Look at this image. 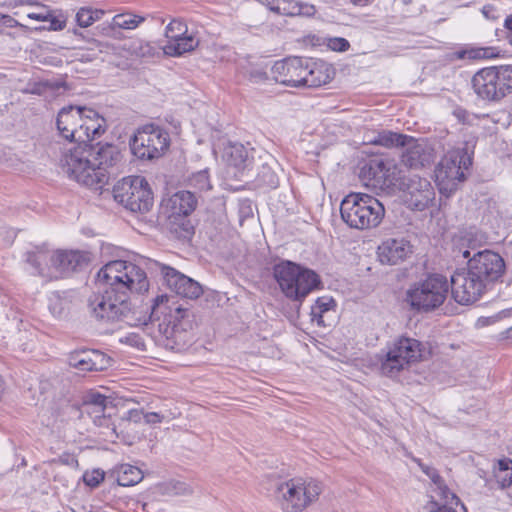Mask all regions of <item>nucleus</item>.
<instances>
[{"label": "nucleus", "instance_id": "nucleus-1", "mask_svg": "<svg viewBox=\"0 0 512 512\" xmlns=\"http://www.w3.org/2000/svg\"><path fill=\"white\" fill-rule=\"evenodd\" d=\"M78 145L65 151L60 166L67 176L76 182L94 189H100L109 179L107 169L120 158L113 145Z\"/></svg>", "mask_w": 512, "mask_h": 512}, {"label": "nucleus", "instance_id": "nucleus-2", "mask_svg": "<svg viewBox=\"0 0 512 512\" xmlns=\"http://www.w3.org/2000/svg\"><path fill=\"white\" fill-rule=\"evenodd\" d=\"M26 260L32 266L33 274L53 280L84 269L90 262V254L79 250L50 251L42 247L27 252Z\"/></svg>", "mask_w": 512, "mask_h": 512}, {"label": "nucleus", "instance_id": "nucleus-3", "mask_svg": "<svg viewBox=\"0 0 512 512\" xmlns=\"http://www.w3.org/2000/svg\"><path fill=\"white\" fill-rule=\"evenodd\" d=\"M56 126L64 139L86 143L105 132L106 121L92 108L68 106L59 111Z\"/></svg>", "mask_w": 512, "mask_h": 512}, {"label": "nucleus", "instance_id": "nucleus-4", "mask_svg": "<svg viewBox=\"0 0 512 512\" xmlns=\"http://www.w3.org/2000/svg\"><path fill=\"white\" fill-rule=\"evenodd\" d=\"M97 281L128 300L130 293L140 294L149 289L145 271L125 260H113L105 264L97 273Z\"/></svg>", "mask_w": 512, "mask_h": 512}, {"label": "nucleus", "instance_id": "nucleus-5", "mask_svg": "<svg viewBox=\"0 0 512 512\" xmlns=\"http://www.w3.org/2000/svg\"><path fill=\"white\" fill-rule=\"evenodd\" d=\"M423 346L414 338L401 336L388 343L376 355V365L382 376L395 379L422 359Z\"/></svg>", "mask_w": 512, "mask_h": 512}, {"label": "nucleus", "instance_id": "nucleus-6", "mask_svg": "<svg viewBox=\"0 0 512 512\" xmlns=\"http://www.w3.org/2000/svg\"><path fill=\"white\" fill-rule=\"evenodd\" d=\"M340 214L350 228L368 230L380 225L385 215V208L371 195L350 193L341 201Z\"/></svg>", "mask_w": 512, "mask_h": 512}, {"label": "nucleus", "instance_id": "nucleus-7", "mask_svg": "<svg viewBox=\"0 0 512 512\" xmlns=\"http://www.w3.org/2000/svg\"><path fill=\"white\" fill-rule=\"evenodd\" d=\"M322 491L321 482L313 478L294 477L276 486L274 500L282 512H302L318 500Z\"/></svg>", "mask_w": 512, "mask_h": 512}, {"label": "nucleus", "instance_id": "nucleus-8", "mask_svg": "<svg viewBox=\"0 0 512 512\" xmlns=\"http://www.w3.org/2000/svg\"><path fill=\"white\" fill-rule=\"evenodd\" d=\"M274 277L282 293L299 303L321 284L317 273L291 261L275 265Z\"/></svg>", "mask_w": 512, "mask_h": 512}, {"label": "nucleus", "instance_id": "nucleus-9", "mask_svg": "<svg viewBox=\"0 0 512 512\" xmlns=\"http://www.w3.org/2000/svg\"><path fill=\"white\" fill-rule=\"evenodd\" d=\"M449 287L446 277L439 274L429 275L408 287L405 302L413 311L432 312L445 302Z\"/></svg>", "mask_w": 512, "mask_h": 512}, {"label": "nucleus", "instance_id": "nucleus-10", "mask_svg": "<svg viewBox=\"0 0 512 512\" xmlns=\"http://www.w3.org/2000/svg\"><path fill=\"white\" fill-rule=\"evenodd\" d=\"M472 164L466 148L449 150L435 169V181L441 194L449 196L465 180V171Z\"/></svg>", "mask_w": 512, "mask_h": 512}, {"label": "nucleus", "instance_id": "nucleus-11", "mask_svg": "<svg viewBox=\"0 0 512 512\" xmlns=\"http://www.w3.org/2000/svg\"><path fill=\"white\" fill-rule=\"evenodd\" d=\"M472 85L482 99L498 101L512 93V65L481 69L473 76Z\"/></svg>", "mask_w": 512, "mask_h": 512}, {"label": "nucleus", "instance_id": "nucleus-12", "mask_svg": "<svg viewBox=\"0 0 512 512\" xmlns=\"http://www.w3.org/2000/svg\"><path fill=\"white\" fill-rule=\"evenodd\" d=\"M129 144L135 157L141 160H153L160 158L168 150L170 136L160 126L147 124L137 129Z\"/></svg>", "mask_w": 512, "mask_h": 512}, {"label": "nucleus", "instance_id": "nucleus-13", "mask_svg": "<svg viewBox=\"0 0 512 512\" xmlns=\"http://www.w3.org/2000/svg\"><path fill=\"white\" fill-rule=\"evenodd\" d=\"M115 201L132 212L145 213L153 206L152 191L141 176L123 178L113 188Z\"/></svg>", "mask_w": 512, "mask_h": 512}, {"label": "nucleus", "instance_id": "nucleus-14", "mask_svg": "<svg viewBox=\"0 0 512 512\" xmlns=\"http://www.w3.org/2000/svg\"><path fill=\"white\" fill-rule=\"evenodd\" d=\"M88 306L91 314L104 322L123 321L131 313L129 300L106 287L103 293L90 296Z\"/></svg>", "mask_w": 512, "mask_h": 512}, {"label": "nucleus", "instance_id": "nucleus-15", "mask_svg": "<svg viewBox=\"0 0 512 512\" xmlns=\"http://www.w3.org/2000/svg\"><path fill=\"white\" fill-rule=\"evenodd\" d=\"M360 177L367 187L379 191L390 189L401 178L398 165L389 157L370 159L362 167Z\"/></svg>", "mask_w": 512, "mask_h": 512}, {"label": "nucleus", "instance_id": "nucleus-16", "mask_svg": "<svg viewBox=\"0 0 512 512\" xmlns=\"http://www.w3.org/2000/svg\"><path fill=\"white\" fill-rule=\"evenodd\" d=\"M488 285L473 270L467 268L455 272L451 277L453 298L462 305L478 301Z\"/></svg>", "mask_w": 512, "mask_h": 512}, {"label": "nucleus", "instance_id": "nucleus-17", "mask_svg": "<svg viewBox=\"0 0 512 512\" xmlns=\"http://www.w3.org/2000/svg\"><path fill=\"white\" fill-rule=\"evenodd\" d=\"M469 268L489 285L500 279L505 271L503 258L492 251L484 250L469 259Z\"/></svg>", "mask_w": 512, "mask_h": 512}, {"label": "nucleus", "instance_id": "nucleus-18", "mask_svg": "<svg viewBox=\"0 0 512 512\" xmlns=\"http://www.w3.org/2000/svg\"><path fill=\"white\" fill-rule=\"evenodd\" d=\"M160 272L166 286L177 295L189 299H196L202 295V286L197 281L178 272L174 268L160 265Z\"/></svg>", "mask_w": 512, "mask_h": 512}, {"label": "nucleus", "instance_id": "nucleus-19", "mask_svg": "<svg viewBox=\"0 0 512 512\" xmlns=\"http://www.w3.org/2000/svg\"><path fill=\"white\" fill-rule=\"evenodd\" d=\"M304 58L290 57L276 61L271 68L274 80L290 87H302Z\"/></svg>", "mask_w": 512, "mask_h": 512}, {"label": "nucleus", "instance_id": "nucleus-20", "mask_svg": "<svg viewBox=\"0 0 512 512\" xmlns=\"http://www.w3.org/2000/svg\"><path fill=\"white\" fill-rule=\"evenodd\" d=\"M407 199L409 206L415 210L423 211L429 207L435 198V191L430 181L413 175L406 184Z\"/></svg>", "mask_w": 512, "mask_h": 512}, {"label": "nucleus", "instance_id": "nucleus-21", "mask_svg": "<svg viewBox=\"0 0 512 512\" xmlns=\"http://www.w3.org/2000/svg\"><path fill=\"white\" fill-rule=\"evenodd\" d=\"M413 253V246L407 239L387 238L377 248V257L382 264L396 265Z\"/></svg>", "mask_w": 512, "mask_h": 512}, {"label": "nucleus", "instance_id": "nucleus-22", "mask_svg": "<svg viewBox=\"0 0 512 512\" xmlns=\"http://www.w3.org/2000/svg\"><path fill=\"white\" fill-rule=\"evenodd\" d=\"M404 147L401 162L409 168L418 169L430 166L435 159L434 151L430 146L416 142L411 137H408Z\"/></svg>", "mask_w": 512, "mask_h": 512}, {"label": "nucleus", "instance_id": "nucleus-23", "mask_svg": "<svg viewBox=\"0 0 512 512\" xmlns=\"http://www.w3.org/2000/svg\"><path fill=\"white\" fill-rule=\"evenodd\" d=\"M302 87H319L329 83L333 76L332 66L324 61L304 58Z\"/></svg>", "mask_w": 512, "mask_h": 512}, {"label": "nucleus", "instance_id": "nucleus-24", "mask_svg": "<svg viewBox=\"0 0 512 512\" xmlns=\"http://www.w3.org/2000/svg\"><path fill=\"white\" fill-rule=\"evenodd\" d=\"M69 364L81 372L101 371L107 368L109 359L97 350H81L70 354Z\"/></svg>", "mask_w": 512, "mask_h": 512}, {"label": "nucleus", "instance_id": "nucleus-25", "mask_svg": "<svg viewBox=\"0 0 512 512\" xmlns=\"http://www.w3.org/2000/svg\"><path fill=\"white\" fill-rule=\"evenodd\" d=\"M196 207V199L189 191H179L163 201L162 208L167 217L175 221L179 217L188 216Z\"/></svg>", "mask_w": 512, "mask_h": 512}, {"label": "nucleus", "instance_id": "nucleus-26", "mask_svg": "<svg viewBox=\"0 0 512 512\" xmlns=\"http://www.w3.org/2000/svg\"><path fill=\"white\" fill-rule=\"evenodd\" d=\"M423 510L424 512H467L458 496L450 490L444 495H437L429 490L428 501L423 506Z\"/></svg>", "mask_w": 512, "mask_h": 512}, {"label": "nucleus", "instance_id": "nucleus-27", "mask_svg": "<svg viewBox=\"0 0 512 512\" xmlns=\"http://www.w3.org/2000/svg\"><path fill=\"white\" fill-rule=\"evenodd\" d=\"M269 10L280 15L311 17L316 13L314 5L297 0H271Z\"/></svg>", "mask_w": 512, "mask_h": 512}, {"label": "nucleus", "instance_id": "nucleus-28", "mask_svg": "<svg viewBox=\"0 0 512 512\" xmlns=\"http://www.w3.org/2000/svg\"><path fill=\"white\" fill-rule=\"evenodd\" d=\"M336 303L332 297L322 296L317 298L315 303L311 307V320L316 322L319 326H328L327 320L330 318V314L335 312Z\"/></svg>", "mask_w": 512, "mask_h": 512}, {"label": "nucleus", "instance_id": "nucleus-29", "mask_svg": "<svg viewBox=\"0 0 512 512\" xmlns=\"http://www.w3.org/2000/svg\"><path fill=\"white\" fill-rule=\"evenodd\" d=\"M199 45V40L192 34L169 39L163 46V51L168 56H181L184 53L193 51Z\"/></svg>", "mask_w": 512, "mask_h": 512}, {"label": "nucleus", "instance_id": "nucleus-30", "mask_svg": "<svg viewBox=\"0 0 512 512\" xmlns=\"http://www.w3.org/2000/svg\"><path fill=\"white\" fill-rule=\"evenodd\" d=\"M223 158L229 165L244 169L247 166L248 151L243 144L229 143L224 149Z\"/></svg>", "mask_w": 512, "mask_h": 512}, {"label": "nucleus", "instance_id": "nucleus-31", "mask_svg": "<svg viewBox=\"0 0 512 512\" xmlns=\"http://www.w3.org/2000/svg\"><path fill=\"white\" fill-rule=\"evenodd\" d=\"M496 49L493 47H478L473 45H466L459 48L454 53V57L457 59H489L496 56Z\"/></svg>", "mask_w": 512, "mask_h": 512}, {"label": "nucleus", "instance_id": "nucleus-32", "mask_svg": "<svg viewBox=\"0 0 512 512\" xmlns=\"http://www.w3.org/2000/svg\"><path fill=\"white\" fill-rule=\"evenodd\" d=\"M145 21V17L131 12L116 14L109 26L111 29L134 30Z\"/></svg>", "mask_w": 512, "mask_h": 512}, {"label": "nucleus", "instance_id": "nucleus-33", "mask_svg": "<svg viewBox=\"0 0 512 512\" xmlns=\"http://www.w3.org/2000/svg\"><path fill=\"white\" fill-rule=\"evenodd\" d=\"M408 141V136L391 132V131H382L379 132L373 139H370L368 142L374 145H380L384 147H398L405 146Z\"/></svg>", "mask_w": 512, "mask_h": 512}, {"label": "nucleus", "instance_id": "nucleus-34", "mask_svg": "<svg viewBox=\"0 0 512 512\" xmlns=\"http://www.w3.org/2000/svg\"><path fill=\"white\" fill-rule=\"evenodd\" d=\"M105 11L103 9L92 8L89 6L81 7L75 16L76 22L79 27L87 28L90 27L95 22L102 19L105 15Z\"/></svg>", "mask_w": 512, "mask_h": 512}, {"label": "nucleus", "instance_id": "nucleus-35", "mask_svg": "<svg viewBox=\"0 0 512 512\" xmlns=\"http://www.w3.org/2000/svg\"><path fill=\"white\" fill-rule=\"evenodd\" d=\"M415 461L420 467V469L423 471V473H425L430 478L433 485L432 488L430 489L431 492H434L437 495H444L445 493L447 494L450 489L446 485L443 478L439 475L438 471L433 467L423 464L418 459H416Z\"/></svg>", "mask_w": 512, "mask_h": 512}, {"label": "nucleus", "instance_id": "nucleus-36", "mask_svg": "<svg viewBox=\"0 0 512 512\" xmlns=\"http://www.w3.org/2000/svg\"><path fill=\"white\" fill-rule=\"evenodd\" d=\"M142 479V472L139 468L123 464L118 469L117 482L121 486H132L140 482Z\"/></svg>", "mask_w": 512, "mask_h": 512}, {"label": "nucleus", "instance_id": "nucleus-37", "mask_svg": "<svg viewBox=\"0 0 512 512\" xmlns=\"http://www.w3.org/2000/svg\"><path fill=\"white\" fill-rule=\"evenodd\" d=\"M499 473L497 475L498 481L502 487H509L512 485V460L504 458L499 460Z\"/></svg>", "mask_w": 512, "mask_h": 512}, {"label": "nucleus", "instance_id": "nucleus-38", "mask_svg": "<svg viewBox=\"0 0 512 512\" xmlns=\"http://www.w3.org/2000/svg\"><path fill=\"white\" fill-rule=\"evenodd\" d=\"M188 34L187 26L181 20L173 19L165 29V37L167 40L169 39H177L180 36H185Z\"/></svg>", "mask_w": 512, "mask_h": 512}, {"label": "nucleus", "instance_id": "nucleus-39", "mask_svg": "<svg viewBox=\"0 0 512 512\" xmlns=\"http://www.w3.org/2000/svg\"><path fill=\"white\" fill-rule=\"evenodd\" d=\"M188 310L185 308H182L181 306H177L174 309V314H170V318L173 320H169V324H172L171 331H169V328L167 327L165 329V335L167 338L175 337L176 333L178 331V323L181 319H184L187 316Z\"/></svg>", "mask_w": 512, "mask_h": 512}, {"label": "nucleus", "instance_id": "nucleus-40", "mask_svg": "<svg viewBox=\"0 0 512 512\" xmlns=\"http://www.w3.org/2000/svg\"><path fill=\"white\" fill-rule=\"evenodd\" d=\"M83 482L90 488L98 487L105 478V472L101 469H93L83 474Z\"/></svg>", "mask_w": 512, "mask_h": 512}, {"label": "nucleus", "instance_id": "nucleus-41", "mask_svg": "<svg viewBox=\"0 0 512 512\" xmlns=\"http://www.w3.org/2000/svg\"><path fill=\"white\" fill-rule=\"evenodd\" d=\"M119 342L138 350H145V342L143 337L135 332L127 333L126 335L119 338Z\"/></svg>", "mask_w": 512, "mask_h": 512}, {"label": "nucleus", "instance_id": "nucleus-42", "mask_svg": "<svg viewBox=\"0 0 512 512\" xmlns=\"http://www.w3.org/2000/svg\"><path fill=\"white\" fill-rule=\"evenodd\" d=\"M190 183L200 191L209 190L211 188L209 176L205 170L194 174L190 179Z\"/></svg>", "mask_w": 512, "mask_h": 512}, {"label": "nucleus", "instance_id": "nucleus-43", "mask_svg": "<svg viewBox=\"0 0 512 512\" xmlns=\"http://www.w3.org/2000/svg\"><path fill=\"white\" fill-rule=\"evenodd\" d=\"M107 398L99 393H91L88 396V405L95 407V412L102 413L105 409Z\"/></svg>", "mask_w": 512, "mask_h": 512}, {"label": "nucleus", "instance_id": "nucleus-44", "mask_svg": "<svg viewBox=\"0 0 512 512\" xmlns=\"http://www.w3.org/2000/svg\"><path fill=\"white\" fill-rule=\"evenodd\" d=\"M268 76L262 68H252L248 72V80L252 83H262L267 80Z\"/></svg>", "mask_w": 512, "mask_h": 512}, {"label": "nucleus", "instance_id": "nucleus-45", "mask_svg": "<svg viewBox=\"0 0 512 512\" xmlns=\"http://www.w3.org/2000/svg\"><path fill=\"white\" fill-rule=\"evenodd\" d=\"M163 416L157 412H149L144 415V420L148 424H156L162 422Z\"/></svg>", "mask_w": 512, "mask_h": 512}, {"label": "nucleus", "instance_id": "nucleus-46", "mask_svg": "<svg viewBox=\"0 0 512 512\" xmlns=\"http://www.w3.org/2000/svg\"><path fill=\"white\" fill-rule=\"evenodd\" d=\"M482 14L487 19H496L497 18V10L494 8L493 5H485L482 8Z\"/></svg>", "mask_w": 512, "mask_h": 512}, {"label": "nucleus", "instance_id": "nucleus-47", "mask_svg": "<svg viewBox=\"0 0 512 512\" xmlns=\"http://www.w3.org/2000/svg\"><path fill=\"white\" fill-rule=\"evenodd\" d=\"M349 47V42L344 38H335L332 48L338 51H345Z\"/></svg>", "mask_w": 512, "mask_h": 512}, {"label": "nucleus", "instance_id": "nucleus-48", "mask_svg": "<svg viewBox=\"0 0 512 512\" xmlns=\"http://www.w3.org/2000/svg\"><path fill=\"white\" fill-rule=\"evenodd\" d=\"M28 17L38 21H48L52 16L49 13H29Z\"/></svg>", "mask_w": 512, "mask_h": 512}, {"label": "nucleus", "instance_id": "nucleus-49", "mask_svg": "<svg viewBox=\"0 0 512 512\" xmlns=\"http://www.w3.org/2000/svg\"><path fill=\"white\" fill-rule=\"evenodd\" d=\"M504 26L507 29V39L509 43L512 45V16H509L505 19Z\"/></svg>", "mask_w": 512, "mask_h": 512}, {"label": "nucleus", "instance_id": "nucleus-50", "mask_svg": "<svg viewBox=\"0 0 512 512\" xmlns=\"http://www.w3.org/2000/svg\"><path fill=\"white\" fill-rule=\"evenodd\" d=\"M497 320L496 316L487 317V318H479L477 321L478 326H486L495 323Z\"/></svg>", "mask_w": 512, "mask_h": 512}, {"label": "nucleus", "instance_id": "nucleus-51", "mask_svg": "<svg viewBox=\"0 0 512 512\" xmlns=\"http://www.w3.org/2000/svg\"><path fill=\"white\" fill-rule=\"evenodd\" d=\"M51 27L54 29V30H61L64 28V22L63 21H55V20H52L51 21Z\"/></svg>", "mask_w": 512, "mask_h": 512}, {"label": "nucleus", "instance_id": "nucleus-52", "mask_svg": "<svg viewBox=\"0 0 512 512\" xmlns=\"http://www.w3.org/2000/svg\"><path fill=\"white\" fill-rule=\"evenodd\" d=\"M351 4L355 6H366L370 3L371 0H349Z\"/></svg>", "mask_w": 512, "mask_h": 512}, {"label": "nucleus", "instance_id": "nucleus-53", "mask_svg": "<svg viewBox=\"0 0 512 512\" xmlns=\"http://www.w3.org/2000/svg\"><path fill=\"white\" fill-rule=\"evenodd\" d=\"M164 299H165L166 301H168L167 297H166V296H164V295L157 297V299H156V306H157L158 308H160V303H163Z\"/></svg>", "mask_w": 512, "mask_h": 512}, {"label": "nucleus", "instance_id": "nucleus-54", "mask_svg": "<svg viewBox=\"0 0 512 512\" xmlns=\"http://www.w3.org/2000/svg\"><path fill=\"white\" fill-rule=\"evenodd\" d=\"M505 338L512 341V326L505 331Z\"/></svg>", "mask_w": 512, "mask_h": 512}, {"label": "nucleus", "instance_id": "nucleus-55", "mask_svg": "<svg viewBox=\"0 0 512 512\" xmlns=\"http://www.w3.org/2000/svg\"><path fill=\"white\" fill-rule=\"evenodd\" d=\"M108 421L109 420L106 419L105 417H101V418L95 419V423L98 424V425H104Z\"/></svg>", "mask_w": 512, "mask_h": 512}, {"label": "nucleus", "instance_id": "nucleus-56", "mask_svg": "<svg viewBox=\"0 0 512 512\" xmlns=\"http://www.w3.org/2000/svg\"><path fill=\"white\" fill-rule=\"evenodd\" d=\"M183 490L181 491L182 494H190L191 489L183 484Z\"/></svg>", "mask_w": 512, "mask_h": 512}, {"label": "nucleus", "instance_id": "nucleus-57", "mask_svg": "<svg viewBox=\"0 0 512 512\" xmlns=\"http://www.w3.org/2000/svg\"><path fill=\"white\" fill-rule=\"evenodd\" d=\"M274 178H275L274 175H271V179L269 181L270 185L273 187H275L277 184Z\"/></svg>", "mask_w": 512, "mask_h": 512}, {"label": "nucleus", "instance_id": "nucleus-58", "mask_svg": "<svg viewBox=\"0 0 512 512\" xmlns=\"http://www.w3.org/2000/svg\"><path fill=\"white\" fill-rule=\"evenodd\" d=\"M469 256H470L469 251L466 250V251L463 252V257L464 258H468Z\"/></svg>", "mask_w": 512, "mask_h": 512}, {"label": "nucleus", "instance_id": "nucleus-59", "mask_svg": "<svg viewBox=\"0 0 512 512\" xmlns=\"http://www.w3.org/2000/svg\"><path fill=\"white\" fill-rule=\"evenodd\" d=\"M404 4H410L412 0H402Z\"/></svg>", "mask_w": 512, "mask_h": 512}, {"label": "nucleus", "instance_id": "nucleus-60", "mask_svg": "<svg viewBox=\"0 0 512 512\" xmlns=\"http://www.w3.org/2000/svg\"><path fill=\"white\" fill-rule=\"evenodd\" d=\"M129 413H130L131 417L133 416V414H134V413H135L136 415L138 414V412H137V411H130Z\"/></svg>", "mask_w": 512, "mask_h": 512}, {"label": "nucleus", "instance_id": "nucleus-61", "mask_svg": "<svg viewBox=\"0 0 512 512\" xmlns=\"http://www.w3.org/2000/svg\"><path fill=\"white\" fill-rule=\"evenodd\" d=\"M111 433H113V434H117V433H116V430H115V427H113V428H112ZM116 436L118 437V435H116Z\"/></svg>", "mask_w": 512, "mask_h": 512}]
</instances>
